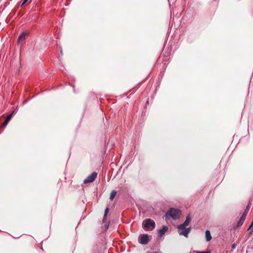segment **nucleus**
Returning <instances> with one entry per match:
<instances>
[{"label":"nucleus","instance_id":"8","mask_svg":"<svg viewBox=\"0 0 253 253\" xmlns=\"http://www.w3.org/2000/svg\"><path fill=\"white\" fill-rule=\"evenodd\" d=\"M168 230V228L166 226H164L163 228L159 231V235L162 237Z\"/></svg>","mask_w":253,"mask_h":253},{"label":"nucleus","instance_id":"17","mask_svg":"<svg viewBox=\"0 0 253 253\" xmlns=\"http://www.w3.org/2000/svg\"><path fill=\"white\" fill-rule=\"evenodd\" d=\"M236 244H232V249H235V248H236Z\"/></svg>","mask_w":253,"mask_h":253},{"label":"nucleus","instance_id":"9","mask_svg":"<svg viewBox=\"0 0 253 253\" xmlns=\"http://www.w3.org/2000/svg\"><path fill=\"white\" fill-rule=\"evenodd\" d=\"M206 240L207 242H209L211 239V236L209 230H206L205 232Z\"/></svg>","mask_w":253,"mask_h":253},{"label":"nucleus","instance_id":"13","mask_svg":"<svg viewBox=\"0 0 253 253\" xmlns=\"http://www.w3.org/2000/svg\"><path fill=\"white\" fill-rule=\"evenodd\" d=\"M28 0H22L20 3V6H23V5H24L26 3V2H27Z\"/></svg>","mask_w":253,"mask_h":253},{"label":"nucleus","instance_id":"10","mask_svg":"<svg viewBox=\"0 0 253 253\" xmlns=\"http://www.w3.org/2000/svg\"><path fill=\"white\" fill-rule=\"evenodd\" d=\"M191 221V218L189 215H187L185 221L184 222L182 225H184V226H187L189 223H190Z\"/></svg>","mask_w":253,"mask_h":253},{"label":"nucleus","instance_id":"11","mask_svg":"<svg viewBox=\"0 0 253 253\" xmlns=\"http://www.w3.org/2000/svg\"><path fill=\"white\" fill-rule=\"evenodd\" d=\"M11 116H12V114L8 115L6 117L4 122L2 124L1 127H4L7 125V124H8V123L9 122V121H10V120L11 119Z\"/></svg>","mask_w":253,"mask_h":253},{"label":"nucleus","instance_id":"14","mask_svg":"<svg viewBox=\"0 0 253 253\" xmlns=\"http://www.w3.org/2000/svg\"><path fill=\"white\" fill-rule=\"evenodd\" d=\"M248 230H251V232L253 231V221H252L251 225L249 227Z\"/></svg>","mask_w":253,"mask_h":253},{"label":"nucleus","instance_id":"1","mask_svg":"<svg viewBox=\"0 0 253 253\" xmlns=\"http://www.w3.org/2000/svg\"><path fill=\"white\" fill-rule=\"evenodd\" d=\"M180 215L181 211L180 210L171 208L169 211L167 212L166 216L168 218L170 217L173 219H176L179 217Z\"/></svg>","mask_w":253,"mask_h":253},{"label":"nucleus","instance_id":"6","mask_svg":"<svg viewBox=\"0 0 253 253\" xmlns=\"http://www.w3.org/2000/svg\"><path fill=\"white\" fill-rule=\"evenodd\" d=\"M148 242V236L147 234L142 235L139 239V243L143 245H146Z\"/></svg>","mask_w":253,"mask_h":253},{"label":"nucleus","instance_id":"16","mask_svg":"<svg viewBox=\"0 0 253 253\" xmlns=\"http://www.w3.org/2000/svg\"><path fill=\"white\" fill-rule=\"evenodd\" d=\"M109 211V209L107 208L105 210L104 216H106Z\"/></svg>","mask_w":253,"mask_h":253},{"label":"nucleus","instance_id":"12","mask_svg":"<svg viewBox=\"0 0 253 253\" xmlns=\"http://www.w3.org/2000/svg\"><path fill=\"white\" fill-rule=\"evenodd\" d=\"M116 194H117V191H116L115 190L112 191L110 196V199L111 201H112L114 199L116 195Z\"/></svg>","mask_w":253,"mask_h":253},{"label":"nucleus","instance_id":"5","mask_svg":"<svg viewBox=\"0 0 253 253\" xmlns=\"http://www.w3.org/2000/svg\"><path fill=\"white\" fill-rule=\"evenodd\" d=\"M246 215L247 213L246 212H244L238 218V220L237 221V226H240L243 224L246 219Z\"/></svg>","mask_w":253,"mask_h":253},{"label":"nucleus","instance_id":"3","mask_svg":"<svg viewBox=\"0 0 253 253\" xmlns=\"http://www.w3.org/2000/svg\"><path fill=\"white\" fill-rule=\"evenodd\" d=\"M155 227V222L151 219H147L145 220L144 227L147 229L151 230Z\"/></svg>","mask_w":253,"mask_h":253},{"label":"nucleus","instance_id":"4","mask_svg":"<svg viewBox=\"0 0 253 253\" xmlns=\"http://www.w3.org/2000/svg\"><path fill=\"white\" fill-rule=\"evenodd\" d=\"M97 173L95 172H93L90 175H88L84 180V183L85 184L91 183L94 181L96 178Z\"/></svg>","mask_w":253,"mask_h":253},{"label":"nucleus","instance_id":"15","mask_svg":"<svg viewBox=\"0 0 253 253\" xmlns=\"http://www.w3.org/2000/svg\"><path fill=\"white\" fill-rule=\"evenodd\" d=\"M196 253H211V251L210 250L204 252L197 251Z\"/></svg>","mask_w":253,"mask_h":253},{"label":"nucleus","instance_id":"2","mask_svg":"<svg viewBox=\"0 0 253 253\" xmlns=\"http://www.w3.org/2000/svg\"><path fill=\"white\" fill-rule=\"evenodd\" d=\"M186 227L182 224L179 225L177 226V231L179 235L187 237L191 228L190 227L188 228H186Z\"/></svg>","mask_w":253,"mask_h":253},{"label":"nucleus","instance_id":"7","mask_svg":"<svg viewBox=\"0 0 253 253\" xmlns=\"http://www.w3.org/2000/svg\"><path fill=\"white\" fill-rule=\"evenodd\" d=\"M28 35L27 33L23 32L18 37V42L19 43L20 42H22L26 39Z\"/></svg>","mask_w":253,"mask_h":253}]
</instances>
